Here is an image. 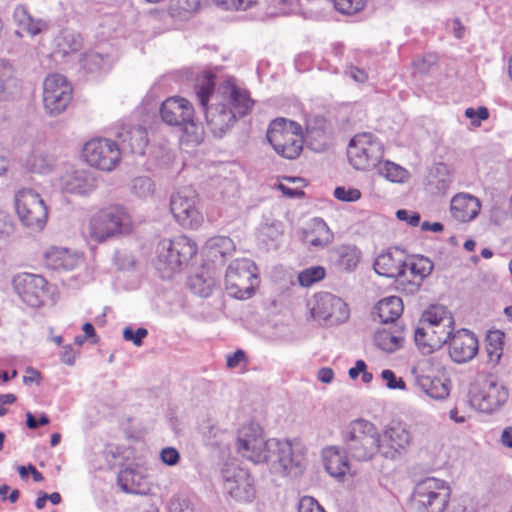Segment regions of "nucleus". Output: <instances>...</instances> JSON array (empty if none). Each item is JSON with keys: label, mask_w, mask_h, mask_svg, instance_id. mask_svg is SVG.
Wrapping results in <instances>:
<instances>
[{"label": "nucleus", "mask_w": 512, "mask_h": 512, "mask_svg": "<svg viewBox=\"0 0 512 512\" xmlns=\"http://www.w3.org/2000/svg\"><path fill=\"white\" fill-rule=\"evenodd\" d=\"M349 75L356 81L360 83H364L367 80V74L365 71L357 68L351 67L349 70Z\"/></svg>", "instance_id": "nucleus-61"}, {"label": "nucleus", "mask_w": 512, "mask_h": 512, "mask_svg": "<svg viewBox=\"0 0 512 512\" xmlns=\"http://www.w3.org/2000/svg\"><path fill=\"white\" fill-rule=\"evenodd\" d=\"M314 318L326 325H338L349 318L347 304L338 296L322 292L315 296V304L311 309Z\"/></svg>", "instance_id": "nucleus-17"}, {"label": "nucleus", "mask_w": 512, "mask_h": 512, "mask_svg": "<svg viewBox=\"0 0 512 512\" xmlns=\"http://www.w3.org/2000/svg\"><path fill=\"white\" fill-rule=\"evenodd\" d=\"M421 323L422 325L438 324L450 327L454 326V318L444 306L433 305L424 312Z\"/></svg>", "instance_id": "nucleus-37"}, {"label": "nucleus", "mask_w": 512, "mask_h": 512, "mask_svg": "<svg viewBox=\"0 0 512 512\" xmlns=\"http://www.w3.org/2000/svg\"><path fill=\"white\" fill-rule=\"evenodd\" d=\"M433 263L421 256L407 263L403 276L399 278V289L407 294L416 293L425 277L431 274Z\"/></svg>", "instance_id": "nucleus-20"}, {"label": "nucleus", "mask_w": 512, "mask_h": 512, "mask_svg": "<svg viewBox=\"0 0 512 512\" xmlns=\"http://www.w3.org/2000/svg\"><path fill=\"white\" fill-rule=\"evenodd\" d=\"M504 333L500 330L489 331L486 337V352L489 360L498 363L503 353Z\"/></svg>", "instance_id": "nucleus-39"}, {"label": "nucleus", "mask_w": 512, "mask_h": 512, "mask_svg": "<svg viewBox=\"0 0 512 512\" xmlns=\"http://www.w3.org/2000/svg\"><path fill=\"white\" fill-rule=\"evenodd\" d=\"M236 449L254 464H268L274 473L288 475L302 466L303 457L293 452L288 440L263 437L259 424L249 423L238 430Z\"/></svg>", "instance_id": "nucleus-2"}, {"label": "nucleus", "mask_w": 512, "mask_h": 512, "mask_svg": "<svg viewBox=\"0 0 512 512\" xmlns=\"http://www.w3.org/2000/svg\"><path fill=\"white\" fill-rule=\"evenodd\" d=\"M83 156L90 166L110 172L119 164L121 152L119 145L114 141L96 138L84 145Z\"/></svg>", "instance_id": "nucleus-14"}, {"label": "nucleus", "mask_w": 512, "mask_h": 512, "mask_svg": "<svg viewBox=\"0 0 512 512\" xmlns=\"http://www.w3.org/2000/svg\"><path fill=\"white\" fill-rule=\"evenodd\" d=\"M16 231V224L13 217L0 209V240L9 239Z\"/></svg>", "instance_id": "nucleus-44"}, {"label": "nucleus", "mask_w": 512, "mask_h": 512, "mask_svg": "<svg viewBox=\"0 0 512 512\" xmlns=\"http://www.w3.org/2000/svg\"><path fill=\"white\" fill-rule=\"evenodd\" d=\"M214 75L205 73L195 84V93L205 111L206 124L215 137H223L238 118L246 116L252 109L253 100L249 94L237 88L230 81H225L218 88L215 102L207 106L214 92Z\"/></svg>", "instance_id": "nucleus-1"}, {"label": "nucleus", "mask_w": 512, "mask_h": 512, "mask_svg": "<svg viewBox=\"0 0 512 512\" xmlns=\"http://www.w3.org/2000/svg\"><path fill=\"white\" fill-rule=\"evenodd\" d=\"M26 374L23 376V382L25 384H31V383H39L41 379V374L39 371L32 367H28L26 369Z\"/></svg>", "instance_id": "nucleus-59"}, {"label": "nucleus", "mask_w": 512, "mask_h": 512, "mask_svg": "<svg viewBox=\"0 0 512 512\" xmlns=\"http://www.w3.org/2000/svg\"><path fill=\"white\" fill-rule=\"evenodd\" d=\"M364 369H366V363L363 360H357L355 366L349 369L350 378L356 379Z\"/></svg>", "instance_id": "nucleus-62"}, {"label": "nucleus", "mask_w": 512, "mask_h": 512, "mask_svg": "<svg viewBox=\"0 0 512 512\" xmlns=\"http://www.w3.org/2000/svg\"><path fill=\"white\" fill-rule=\"evenodd\" d=\"M478 352V340L467 329L456 331L449 342V354L456 363H464L474 358Z\"/></svg>", "instance_id": "nucleus-21"}, {"label": "nucleus", "mask_w": 512, "mask_h": 512, "mask_svg": "<svg viewBox=\"0 0 512 512\" xmlns=\"http://www.w3.org/2000/svg\"><path fill=\"white\" fill-rule=\"evenodd\" d=\"M59 181L64 191L77 195H88L98 185L94 173L84 169L67 172L60 177Z\"/></svg>", "instance_id": "nucleus-22"}, {"label": "nucleus", "mask_w": 512, "mask_h": 512, "mask_svg": "<svg viewBox=\"0 0 512 512\" xmlns=\"http://www.w3.org/2000/svg\"><path fill=\"white\" fill-rule=\"evenodd\" d=\"M79 263V258L65 248L51 247L44 254V264L52 270H72Z\"/></svg>", "instance_id": "nucleus-30"}, {"label": "nucleus", "mask_w": 512, "mask_h": 512, "mask_svg": "<svg viewBox=\"0 0 512 512\" xmlns=\"http://www.w3.org/2000/svg\"><path fill=\"white\" fill-rule=\"evenodd\" d=\"M257 282V267L253 261L237 259L229 264L225 275V288L231 297L239 300L251 298Z\"/></svg>", "instance_id": "nucleus-9"}, {"label": "nucleus", "mask_w": 512, "mask_h": 512, "mask_svg": "<svg viewBox=\"0 0 512 512\" xmlns=\"http://www.w3.org/2000/svg\"><path fill=\"white\" fill-rule=\"evenodd\" d=\"M332 265L341 272H353L361 260V251L355 245H339L329 252Z\"/></svg>", "instance_id": "nucleus-26"}, {"label": "nucleus", "mask_w": 512, "mask_h": 512, "mask_svg": "<svg viewBox=\"0 0 512 512\" xmlns=\"http://www.w3.org/2000/svg\"><path fill=\"white\" fill-rule=\"evenodd\" d=\"M342 439L344 452L356 461H369L381 453V434L368 420L351 421L342 432Z\"/></svg>", "instance_id": "nucleus-3"}, {"label": "nucleus", "mask_w": 512, "mask_h": 512, "mask_svg": "<svg viewBox=\"0 0 512 512\" xmlns=\"http://www.w3.org/2000/svg\"><path fill=\"white\" fill-rule=\"evenodd\" d=\"M509 398L508 389L493 376L484 378L470 390L471 406L483 413H492L502 407Z\"/></svg>", "instance_id": "nucleus-11"}, {"label": "nucleus", "mask_w": 512, "mask_h": 512, "mask_svg": "<svg viewBox=\"0 0 512 512\" xmlns=\"http://www.w3.org/2000/svg\"><path fill=\"white\" fill-rule=\"evenodd\" d=\"M246 360V355L243 350L238 349L233 354L227 357V367L228 368H236L240 365L241 362Z\"/></svg>", "instance_id": "nucleus-56"}, {"label": "nucleus", "mask_w": 512, "mask_h": 512, "mask_svg": "<svg viewBox=\"0 0 512 512\" xmlns=\"http://www.w3.org/2000/svg\"><path fill=\"white\" fill-rule=\"evenodd\" d=\"M142 476L134 469L121 470L117 477L121 490L131 494H146L147 488L142 485Z\"/></svg>", "instance_id": "nucleus-35"}, {"label": "nucleus", "mask_w": 512, "mask_h": 512, "mask_svg": "<svg viewBox=\"0 0 512 512\" xmlns=\"http://www.w3.org/2000/svg\"><path fill=\"white\" fill-rule=\"evenodd\" d=\"M411 434L400 422L388 425L381 435V455L386 459H395L410 445Z\"/></svg>", "instance_id": "nucleus-19"}, {"label": "nucleus", "mask_w": 512, "mask_h": 512, "mask_svg": "<svg viewBox=\"0 0 512 512\" xmlns=\"http://www.w3.org/2000/svg\"><path fill=\"white\" fill-rule=\"evenodd\" d=\"M132 221L128 212L119 205H113L99 210L89 221L88 236L97 243L130 233Z\"/></svg>", "instance_id": "nucleus-4"}, {"label": "nucleus", "mask_w": 512, "mask_h": 512, "mask_svg": "<svg viewBox=\"0 0 512 512\" xmlns=\"http://www.w3.org/2000/svg\"><path fill=\"white\" fill-rule=\"evenodd\" d=\"M234 249L233 241L226 236L212 237L206 242L204 247L207 256L211 257L213 260L224 258L234 251Z\"/></svg>", "instance_id": "nucleus-36"}, {"label": "nucleus", "mask_w": 512, "mask_h": 512, "mask_svg": "<svg viewBox=\"0 0 512 512\" xmlns=\"http://www.w3.org/2000/svg\"><path fill=\"white\" fill-rule=\"evenodd\" d=\"M162 121L173 127H179L186 134L187 141L195 144L203 139V127L194 120L192 104L182 97H169L160 107Z\"/></svg>", "instance_id": "nucleus-5"}, {"label": "nucleus", "mask_w": 512, "mask_h": 512, "mask_svg": "<svg viewBox=\"0 0 512 512\" xmlns=\"http://www.w3.org/2000/svg\"><path fill=\"white\" fill-rule=\"evenodd\" d=\"M72 99V87L61 74L48 75L43 82V106L47 114L57 116Z\"/></svg>", "instance_id": "nucleus-15"}, {"label": "nucleus", "mask_w": 512, "mask_h": 512, "mask_svg": "<svg viewBox=\"0 0 512 512\" xmlns=\"http://www.w3.org/2000/svg\"><path fill=\"white\" fill-rule=\"evenodd\" d=\"M381 376L386 381V386L389 389H404L405 382L400 378L397 379L392 370L385 369L382 371Z\"/></svg>", "instance_id": "nucleus-53"}, {"label": "nucleus", "mask_w": 512, "mask_h": 512, "mask_svg": "<svg viewBox=\"0 0 512 512\" xmlns=\"http://www.w3.org/2000/svg\"><path fill=\"white\" fill-rule=\"evenodd\" d=\"M396 217L400 221L407 222L412 227L418 226L419 223H420V218H421L419 213L408 211V210H405V209H399L396 212Z\"/></svg>", "instance_id": "nucleus-55"}, {"label": "nucleus", "mask_w": 512, "mask_h": 512, "mask_svg": "<svg viewBox=\"0 0 512 512\" xmlns=\"http://www.w3.org/2000/svg\"><path fill=\"white\" fill-rule=\"evenodd\" d=\"M376 166L379 175L391 182H402L407 176L404 168L390 161L379 160Z\"/></svg>", "instance_id": "nucleus-40"}, {"label": "nucleus", "mask_w": 512, "mask_h": 512, "mask_svg": "<svg viewBox=\"0 0 512 512\" xmlns=\"http://www.w3.org/2000/svg\"><path fill=\"white\" fill-rule=\"evenodd\" d=\"M465 116L471 120L473 126L478 127L482 120H486L489 117V111L484 106L479 107L477 110L467 108L465 110Z\"/></svg>", "instance_id": "nucleus-50"}, {"label": "nucleus", "mask_w": 512, "mask_h": 512, "mask_svg": "<svg viewBox=\"0 0 512 512\" xmlns=\"http://www.w3.org/2000/svg\"><path fill=\"white\" fill-rule=\"evenodd\" d=\"M501 443L509 448H512V427H507L502 431Z\"/></svg>", "instance_id": "nucleus-64"}, {"label": "nucleus", "mask_w": 512, "mask_h": 512, "mask_svg": "<svg viewBox=\"0 0 512 512\" xmlns=\"http://www.w3.org/2000/svg\"><path fill=\"white\" fill-rule=\"evenodd\" d=\"M325 269L322 266H312L304 269L298 275L299 284L303 287H309L312 284L322 280L325 277Z\"/></svg>", "instance_id": "nucleus-41"}, {"label": "nucleus", "mask_w": 512, "mask_h": 512, "mask_svg": "<svg viewBox=\"0 0 512 512\" xmlns=\"http://www.w3.org/2000/svg\"><path fill=\"white\" fill-rule=\"evenodd\" d=\"M132 191L139 197H148L153 193L152 180L148 177H136L132 181Z\"/></svg>", "instance_id": "nucleus-45"}, {"label": "nucleus", "mask_w": 512, "mask_h": 512, "mask_svg": "<svg viewBox=\"0 0 512 512\" xmlns=\"http://www.w3.org/2000/svg\"><path fill=\"white\" fill-rule=\"evenodd\" d=\"M437 175L432 176L429 181L430 186H432L438 194H445L451 185V177L447 173L446 167L441 165L436 168Z\"/></svg>", "instance_id": "nucleus-42"}, {"label": "nucleus", "mask_w": 512, "mask_h": 512, "mask_svg": "<svg viewBox=\"0 0 512 512\" xmlns=\"http://www.w3.org/2000/svg\"><path fill=\"white\" fill-rule=\"evenodd\" d=\"M199 7V0H173L170 10L173 15L182 16L183 13H192Z\"/></svg>", "instance_id": "nucleus-46"}, {"label": "nucleus", "mask_w": 512, "mask_h": 512, "mask_svg": "<svg viewBox=\"0 0 512 512\" xmlns=\"http://www.w3.org/2000/svg\"><path fill=\"white\" fill-rule=\"evenodd\" d=\"M451 495L449 484L436 477L418 481L413 489L411 505L415 512H444Z\"/></svg>", "instance_id": "nucleus-6"}, {"label": "nucleus", "mask_w": 512, "mask_h": 512, "mask_svg": "<svg viewBox=\"0 0 512 512\" xmlns=\"http://www.w3.org/2000/svg\"><path fill=\"white\" fill-rule=\"evenodd\" d=\"M334 197L343 202H355L361 198V192L356 188L339 186L334 190Z\"/></svg>", "instance_id": "nucleus-47"}, {"label": "nucleus", "mask_w": 512, "mask_h": 512, "mask_svg": "<svg viewBox=\"0 0 512 512\" xmlns=\"http://www.w3.org/2000/svg\"><path fill=\"white\" fill-rule=\"evenodd\" d=\"M452 25H453L454 36L458 39H461L464 36L465 27L461 23L460 19H458V18L453 19Z\"/></svg>", "instance_id": "nucleus-63"}, {"label": "nucleus", "mask_w": 512, "mask_h": 512, "mask_svg": "<svg viewBox=\"0 0 512 512\" xmlns=\"http://www.w3.org/2000/svg\"><path fill=\"white\" fill-rule=\"evenodd\" d=\"M480 210L477 198L469 194H458L451 200V214L460 222H468L474 219Z\"/></svg>", "instance_id": "nucleus-29"}, {"label": "nucleus", "mask_w": 512, "mask_h": 512, "mask_svg": "<svg viewBox=\"0 0 512 512\" xmlns=\"http://www.w3.org/2000/svg\"><path fill=\"white\" fill-rule=\"evenodd\" d=\"M197 253L195 242L180 235L173 239H163L157 246V269L172 273L180 269Z\"/></svg>", "instance_id": "nucleus-8"}, {"label": "nucleus", "mask_w": 512, "mask_h": 512, "mask_svg": "<svg viewBox=\"0 0 512 512\" xmlns=\"http://www.w3.org/2000/svg\"><path fill=\"white\" fill-rule=\"evenodd\" d=\"M215 4L227 10H246L256 0H214Z\"/></svg>", "instance_id": "nucleus-48"}, {"label": "nucleus", "mask_w": 512, "mask_h": 512, "mask_svg": "<svg viewBox=\"0 0 512 512\" xmlns=\"http://www.w3.org/2000/svg\"><path fill=\"white\" fill-rule=\"evenodd\" d=\"M404 338L400 333L392 332L387 329L378 330L374 335V341L377 347L386 352H394L402 346Z\"/></svg>", "instance_id": "nucleus-38"}, {"label": "nucleus", "mask_w": 512, "mask_h": 512, "mask_svg": "<svg viewBox=\"0 0 512 512\" xmlns=\"http://www.w3.org/2000/svg\"><path fill=\"white\" fill-rule=\"evenodd\" d=\"M375 309L382 323H393L403 312V302L397 296H390L380 300Z\"/></svg>", "instance_id": "nucleus-33"}, {"label": "nucleus", "mask_w": 512, "mask_h": 512, "mask_svg": "<svg viewBox=\"0 0 512 512\" xmlns=\"http://www.w3.org/2000/svg\"><path fill=\"white\" fill-rule=\"evenodd\" d=\"M298 512H325V511L314 498L305 496L299 501Z\"/></svg>", "instance_id": "nucleus-52"}, {"label": "nucleus", "mask_w": 512, "mask_h": 512, "mask_svg": "<svg viewBox=\"0 0 512 512\" xmlns=\"http://www.w3.org/2000/svg\"><path fill=\"white\" fill-rule=\"evenodd\" d=\"M76 351L71 345H66L60 354L61 361L72 366L75 363Z\"/></svg>", "instance_id": "nucleus-58"}, {"label": "nucleus", "mask_w": 512, "mask_h": 512, "mask_svg": "<svg viewBox=\"0 0 512 512\" xmlns=\"http://www.w3.org/2000/svg\"><path fill=\"white\" fill-rule=\"evenodd\" d=\"M267 140L275 152L286 159L297 158L303 149L301 126L285 118H277L270 123Z\"/></svg>", "instance_id": "nucleus-7"}, {"label": "nucleus", "mask_w": 512, "mask_h": 512, "mask_svg": "<svg viewBox=\"0 0 512 512\" xmlns=\"http://www.w3.org/2000/svg\"><path fill=\"white\" fill-rule=\"evenodd\" d=\"M406 267L407 262L405 261V256L403 252L399 250L382 253L374 262V270L376 273L388 278H395L398 289L399 278L403 276Z\"/></svg>", "instance_id": "nucleus-23"}, {"label": "nucleus", "mask_w": 512, "mask_h": 512, "mask_svg": "<svg viewBox=\"0 0 512 512\" xmlns=\"http://www.w3.org/2000/svg\"><path fill=\"white\" fill-rule=\"evenodd\" d=\"M120 152L143 155L148 144V135L142 126H123L116 134Z\"/></svg>", "instance_id": "nucleus-24"}, {"label": "nucleus", "mask_w": 512, "mask_h": 512, "mask_svg": "<svg viewBox=\"0 0 512 512\" xmlns=\"http://www.w3.org/2000/svg\"><path fill=\"white\" fill-rule=\"evenodd\" d=\"M148 335V331L145 328H138L133 331L131 327H126L123 330V338L126 341H131L135 346H141L143 339Z\"/></svg>", "instance_id": "nucleus-49"}, {"label": "nucleus", "mask_w": 512, "mask_h": 512, "mask_svg": "<svg viewBox=\"0 0 512 512\" xmlns=\"http://www.w3.org/2000/svg\"><path fill=\"white\" fill-rule=\"evenodd\" d=\"M348 457L338 447L328 448L324 453V464L327 472L335 478L345 476L350 469Z\"/></svg>", "instance_id": "nucleus-31"}, {"label": "nucleus", "mask_w": 512, "mask_h": 512, "mask_svg": "<svg viewBox=\"0 0 512 512\" xmlns=\"http://www.w3.org/2000/svg\"><path fill=\"white\" fill-rule=\"evenodd\" d=\"M197 193L192 187H182L171 196L170 209L176 221L184 228L201 225L203 216L197 206Z\"/></svg>", "instance_id": "nucleus-16"}, {"label": "nucleus", "mask_w": 512, "mask_h": 512, "mask_svg": "<svg viewBox=\"0 0 512 512\" xmlns=\"http://www.w3.org/2000/svg\"><path fill=\"white\" fill-rule=\"evenodd\" d=\"M55 166V159L43 150H34L26 159L25 167L29 172L48 174Z\"/></svg>", "instance_id": "nucleus-34"}, {"label": "nucleus", "mask_w": 512, "mask_h": 512, "mask_svg": "<svg viewBox=\"0 0 512 512\" xmlns=\"http://www.w3.org/2000/svg\"><path fill=\"white\" fill-rule=\"evenodd\" d=\"M169 512H193V507L188 499L173 497L168 504Z\"/></svg>", "instance_id": "nucleus-51"}, {"label": "nucleus", "mask_w": 512, "mask_h": 512, "mask_svg": "<svg viewBox=\"0 0 512 512\" xmlns=\"http://www.w3.org/2000/svg\"><path fill=\"white\" fill-rule=\"evenodd\" d=\"M47 281L36 274L22 273L14 277L13 286L18 296L31 307L41 306L48 293Z\"/></svg>", "instance_id": "nucleus-18"}, {"label": "nucleus", "mask_w": 512, "mask_h": 512, "mask_svg": "<svg viewBox=\"0 0 512 512\" xmlns=\"http://www.w3.org/2000/svg\"><path fill=\"white\" fill-rule=\"evenodd\" d=\"M334 7L342 14L352 15L362 10L366 0H332Z\"/></svg>", "instance_id": "nucleus-43"}, {"label": "nucleus", "mask_w": 512, "mask_h": 512, "mask_svg": "<svg viewBox=\"0 0 512 512\" xmlns=\"http://www.w3.org/2000/svg\"><path fill=\"white\" fill-rule=\"evenodd\" d=\"M160 457L162 462L169 466L176 465L180 460V454L178 450L173 447H166L162 449Z\"/></svg>", "instance_id": "nucleus-54"}, {"label": "nucleus", "mask_w": 512, "mask_h": 512, "mask_svg": "<svg viewBox=\"0 0 512 512\" xmlns=\"http://www.w3.org/2000/svg\"><path fill=\"white\" fill-rule=\"evenodd\" d=\"M8 70L0 65V100L7 98V85H8Z\"/></svg>", "instance_id": "nucleus-57"}, {"label": "nucleus", "mask_w": 512, "mask_h": 512, "mask_svg": "<svg viewBox=\"0 0 512 512\" xmlns=\"http://www.w3.org/2000/svg\"><path fill=\"white\" fill-rule=\"evenodd\" d=\"M14 21L18 27L16 34L22 37L27 34L34 37L49 28V24L39 18H34L27 10L26 7L19 5L15 8L13 13Z\"/></svg>", "instance_id": "nucleus-28"}, {"label": "nucleus", "mask_w": 512, "mask_h": 512, "mask_svg": "<svg viewBox=\"0 0 512 512\" xmlns=\"http://www.w3.org/2000/svg\"><path fill=\"white\" fill-rule=\"evenodd\" d=\"M223 491L237 502L248 503L255 498L254 479L247 469L226 463L221 470Z\"/></svg>", "instance_id": "nucleus-12"}, {"label": "nucleus", "mask_w": 512, "mask_h": 512, "mask_svg": "<svg viewBox=\"0 0 512 512\" xmlns=\"http://www.w3.org/2000/svg\"><path fill=\"white\" fill-rule=\"evenodd\" d=\"M415 374V383L427 396L433 399H444L450 393V380L447 378L419 373Z\"/></svg>", "instance_id": "nucleus-27"}, {"label": "nucleus", "mask_w": 512, "mask_h": 512, "mask_svg": "<svg viewBox=\"0 0 512 512\" xmlns=\"http://www.w3.org/2000/svg\"><path fill=\"white\" fill-rule=\"evenodd\" d=\"M333 235L322 219H314L311 230L303 231L302 240L314 248H324L332 241Z\"/></svg>", "instance_id": "nucleus-32"}, {"label": "nucleus", "mask_w": 512, "mask_h": 512, "mask_svg": "<svg viewBox=\"0 0 512 512\" xmlns=\"http://www.w3.org/2000/svg\"><path fill=\"white\" fill-rule=\"evenodd\" d=\"M347 156L355 169L366 170L381 160L383 146L371 133L358 134L350 140Z\"/></svg>", "instance_id": "nucleus-13"}, {"label": "nucleus", "mask_w": 512, "mask_h": 512, "mask_svg": "<svg viewBox=\"0 0 512 512\" xmlns=\"http://www.w3.org/2000/svg\"><path fill=\"white\" fill-rule=\"evenodd\" d=\"M15 207L21 223L33 231L44 228L48 209L41 196L30 188L19 190L15 195Z\"/></svg>", "instance_id": "nucleus-10"}, {"label": "nucleus", "mask_w": 512, "mask_h": 512, "mask_svg": "<svg viewBox=\"0 0 512 512\" xmlns=\"http://www.w3.org/2000/svg\"><path fill=\"white\" fill-rule=\"evenodd\" d=\"M318 380L322 383H330L333 380L334 372L331 368L324 367L318 371Z\"/></svg>", "instance_id": "nucleus-60"}, {"label": "nucleus", "mask_w": 512, "mask_h": 512, "mask_svg": "<svg viewBox=\"0 0 512 512\" xmlns=\"http://www.w3.org/2000/svg\"><path fill=\"white\" fill-rule=\"evenodd\" d=\"M454 326L443 327L436 324H427L418 327L414 333V340L420 341L423 336L429 337V343L424 345V354H431L440 349L453 336Z\"/></svg>", "instance_id": "nucleus-25"}]
</instances>
